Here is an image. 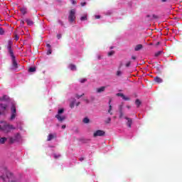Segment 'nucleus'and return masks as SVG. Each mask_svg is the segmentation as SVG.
<instances>
[{
    "mask_svg": "<svg viewBox=\"0 0 182 182\" xmlns=\"http://www.w3.org/2000/svg\"><path fill=\"white\" fill-rule=\"evenodd\" d=\"M153 18H150L149 21H152Z\"/></svg>",
    "mask_w": 182,
    "mask_h": 182,
    "instance_id": "052dcab7",
    "label": "nucleus"
},
{
    "mask_svg": "<svg viewBox=\"0 0 182 182\" xmlns=\"http://www.w3.org/2000/svg\"><path fill=\"white\" fill-rule=\"evenodd\" d=\"M117 76H122V71L121 70H117Z\"/></svg>",
    "mask_w": 182,
    "mask_h": 182,
    "instance_id": "72a5a7b5",
    "label": "nucleus"
},
{
    "mask_svg": "<svg viewBox=\"0 0 182 182\" xmlns=\"http://www.w3.org/2000/svg\"><path fill=\"white\" fill-rule=\"evenodd\" d=\"M64 112H65V109H64L63 108H61V109H58L57 114L60 115V114H62V113H63Z\"/></svg>",
    "mask_w": 182,
    "mask_h": 182,
    "instance_id": "393cba45",
    "label": "nucleus"
},
{
    "mask_svg": "<svg viewBox=\"0 0 182 182\" xmlns=\"http://www.w3.org/2000/svg\"><path fill=\"white\" fill-rule=\"evenodd\" d=\"M86 5V2H81V6H85Z\"/></svg>",
    "mask_w": 182,
    "mask_h": 182,
    "instance_id": "a18cd8bd",
    "label": "nucleus"
},
{
    "mask_svg": "<svg viewBox=\"0 0 182 182\" xmlns=\"http://www.w3.org/2000/svg\"><path fill=\"white\" fill-rule=\"evenodd\" d=\"M161 53H163V51H161V50L158 51V52L155 53L154 56H155L156 58H159V56H160V55H161Z\"/></svg>",
    "mask_w": 182,
    "mask_h": 182,
    "instance_id": "b1692460",
    "label": "nucleus"
},
{
    "mask_svg": "<svg viewBox=\"0 0 182 182\" xmlns=\"http://www.w3.org/2000/svg\"><path fill=\"white\" fill-rule=\"evenodd\" d=\"M69 68L70 69V70H76V66L74 64H70L69 65Z\"/></svg>",
    "mask_w": 182,
    "mask_h": 182,
    "instance_id": "aec40b11",
    "label": "nucleus"
},
{
    "mask_svg": "<svg viewBox=\"0 0 182 182\" xmlns=\"http://www.w3.org/2000/svg\"><path fill=\"white\" fill-rule=\"evenodd\" d=\"M11 113L10 120H14L15 117H16V106L15 105H11Z\"/></svg>",
    "mask_w": 182,
    "mask_h": 182,
    "instance_id": "39448f33",
    "label": "nucleus"
},
{
    "mask_svg": "<svg viewBox=\"0 0 182 182\" xmlns=\"http://www.w3.org/2000/svg\"><path fill=\"white\" fill-rule=\"evenodd\" d=\"M142 48H143V45L138 44L137 46H136L134 50H136V51L140 50V49H141Z\"/></svg>",
    "mask_w": 182,
    "mask_h": 182,
    "instance_id": "a211bd4d",
    "label": "nucleus"
},
{
    "mask_svg": "<svg viewBox=\"0 0 182 182\" xmlns=\"http://www.w3.org/2000/svg\"><path fill=\"white\" fill-rule=\"evenodd\" d=\"M114 53V50H112L108 53V56H113V54Z\"/></svg>",
    "mask_w": 182,
    "mask_h": 182,
    "instance_id": "2f4dec72",
    "label": "nucleus"
},
{
    "mask_svg": "<svg viewBox=\"0 0 182 182\" xmlns=\"http://www.w3.org/2000/svg\"><path fill=\"white\" fill-rule=\"evenodd\" d=\"M87 79L86 78H82L80 80V83H85V82H87Z\"/></svg>",
    "mask_w": 182,
    "mask_h": 182,
    "instance_id": "473e14b6",
    "label": "nucleus"
},
{
    "mask_svg": "<svg viewBox=\"0 0 182 182\" xmlns=\"http://www.w3.org/2000/svg\"><path fill=\"white\" fill-rule=\"evenodd\" d=\"M131 64H132V62L128 61V62L126 63V67H127V68L130 67V65H131Z\"/></svg>",
    "mask_w": 182,
    "mask_h": 182,
    "instance_id": "c9c22d12",
    "label": "nucleus"
},
{
    "mask_svg": "<svg viewBox=\"0 0 182 182\" xmlns=\"http://www.w3.org/2000/svg\"><path fill=\"white\" fill-rule=\"evenodd\" d=\"M57 38L58 39H60V38H62V34H58Z\"/></svg>",
    "mask_w": 182,
    "mask_h": 182,
    "instance_id": "79ce46f5",
    "label": "nucleus"
},
{
    "mask_svg": "<svg viewBox=\"0 0 182 182\" xmlns=\"http://www.w3.org/2000/svg\"><path fill=\"white\" fill-rule=\"evenodd\" d=\"M46 46H47V48H48V49L52 48V46H51L50 44H49V43H47V44H46Z\"/></svg>",
    "mask_w": 182,
    "mask_h": 182,
    "instance_id": "58836bf2",
    "label": "nucleus"
},
{
    "mask_svg": "<svg viewBox=\"0 0 182 182\" xmlns=\"http://www.w3.org/2000/svg\"><path fill=\"white\" fill-rule=\"evenodd\" d=\"M105 89H106V87H101L100 88H97V93H102V92H105Z\"/></svg>",
    "mask_w": 182,
    "mask_h": 182,
    "instance_id": "f3484780",
    "label": "nucleus"
},
{
    "mask_svg": "<svg viewBox=\"0 0 182 182\" xmlns=\"http://www.w3.org/2000/svg\"><path fill=\"white\" fill-rule=\"evenodd\" d=\"M113 48H114L113 46H111V47L109 48V49H113Z\"/></svg>",
    "mask_w": 182,
    "mask_h": 182,
    "instance_id": "13d9d810",
    "label": "nucleus"
},
{
    "mask_svg": "<svg viewBox=\"0 0 182 182\" xmlns=\"http://www.w3.org/2000/svg\"><path fill=\"white\" fill-rule=\"evenodd\" d=\"M20 11L22 15H26L28 14V9L26 7L20 8Z\"/></svg>",
    "mask_w": 182,
    "mask_h": 182,
    "instance_id": "f8f14e48",
    "label": "nucleus"
},
{
    "mask_svg": "<svg viewBox=\"0 0 182 182\" xmlns=\"http://www.w3.org/2000/svg\"><path fill=\"white\" fill-rule=\"evenodd\" d=\"M82 122H83V123L87 124V123H89V122H90V120L89 119V118L85 117L83 119Z\"/></svg>",
    "mask_w": 182,
    "mask_h": 182,
    "instance_id": "a878e982",
    "label": "nucleus"
},
{
    "mask_svg": "<svg viewBox=\"0 0 182 182\" xmlns=\"http://www.w3.org/2000/svg\"><path fill=\"white\" fill-rule=\"evenodd\" d=\"M127 109H130V106H127Z\"/></svg>",
    "mask_w": 182,
    "mask_h": 182,
    "instance_id": "bf43d9fd",
    "label": "nucleus"
},
{
    "mask_svg": "<svg viewBox=\"0 0 182 182\" xmlns=\"http://www.w3.org/2000/svg\"><path fill=\"white\" fill-rule=\"evenodd\" d=\"M75 101H73L70 104V107L71 109H73V107H75Z\"/></svg>",
    "mask_w": 182,
    "mask_h": 182,
    "instance_id": "c85d7f7f",
    "label": "nucleus"
},
{
    "mask_svg": "<svg viewBox=\"0 0 182 182\" xmlns=\"http://www.w3.org/2000/svg\"><path fill=\"white\" fill-rule=\"evenodd\" d=\"M105 134H106V132H105V131L98 129L95 132H94L93 137H97V136L102 137L105 136Z\"/></svg>",
    "mask_w": 182,
    "mask_h": 182,
    "instance_id": "0eeeda50",
    "label": "nucleus"
},
{
    "mask_svg": "<svg viewBox=\"0 0 182 182\" xmlns=\"http://www.w3.org/2000/svg\"><path fill=\"white\" fill-rule=\"evenodd\" d=\"M80 21H87V14H85L80 18Z\"/></svg>",
    "mask_w": 182,
    "mask_h": 182,
    "instance_id": "5701e85b",
    "label": "nucleus"
},
{
    "mask_svg": "<svg viewBox=\"0 0 182 182\" xmlns=\"http://www.w3.org/2000/svg\"><path fill=\"white\" fill-rule=\"evenodd\" d=\"M124 116L123 111H119V119H122Z\"/></svg>",
    "mask_w": 182,
    "mask_h": 182,
    "instance_id": "c756f323",
    "label": "nucleus"
},
{
    "mask_svg": "<svg viewBox=\"0 0 182 182\" xmlns=\"http://www.w3.org/2000/svg\"><path fill=\"white\" fill-rule=\"evenodd\" d=\"M83 96H85V93H82L81 95H78V94H76L75 95V97L77 99H80V97H83Z\"/></svg>",
    "mask_w": 182,
    "mask_h": 182,
    "instance_id": "bb28decb",
    "label": "nucleus"
},
{
    "mask_svg": "<svg viewBox=\"0 0 182 182\" xmlns=\"http://www.w3.org/2000/svg\"><path fill=\"white\" fill-rule=\"evenodd\" d=\"M8 108V105L0 103V116L5 114V111Z\"/></svg>",
    "mask_w": 182,
    "mask_h": 182,
    "instance_id": "423d86ee",
    "label": "nucleus"
},
{
    "mask_svg": "<svg viewBox=\"0 0 182 182\" xmlns=\"http://www.w3.org/2000/svg\"><path fill=\"white\" fill-rule=\"evenodd\" d=\"M0 123L1 124H3L0 125V132H4V133H11V130H15V129H16L14 125L5 121H1Z\"/></svg>",
    "mask_w": 182,
    "mask_h": 182,
    "instance_id": "f257e3e1",
    "label": "nucleus"
},
{
    "mask_svg": "<svg viewBox=\"0 0 182 182\" xmlns=\"http://www.w3.org/2000/svg\"><path fill=\"white\" fill-rule=\"evenodd\" d=\"M76 10L75 9H71L70 11V14L68 16V21L69 22H73L76 19Z\"/></svg>",
    "mask_w": 182,
    "mask_h": 182,
    "instance_id": "20e7f679",
    "label": "nucleus"
},
{
    "mask_svg": "<svg viewBox=\"0 0 182 182\" xmlns=\"http://www.w3.org/2000/svg\"><path fill=\"white\" fill-rule=\"evenodd\" d=\"M28 72H29L30 73H33V72H36V68H35V67H31V68H29Z\"/></svg>",
    "mask_w": 182,
    "mask_h": 182,
    "instance_id": "412c9836",
    "label": "nucleus"
},
{
    "mask_svg": "<svg viewBox=\"0 0 182 182\" xmlns=\"http://www.w3.org/2000/svg\"><path fill=\"white\" fill-rule=\"evenodd\" d=\"M125 120H127V126L132 129V124H133V119L132 118L124 117Z\"/></svg>",
    "mask_w": 182,
    "mask_h": 182,
    "instance_id": "6e6552de",
    "label": "nucleus"
},
{
    "mask_svg": "<svg viewBox=\"0 0 182 182\" xmlns=\"http://www.w3.org/2000/svg\"><path fill=\"white\" fill-rule=\"evenodd\" d=\"M85 102H87V103H89V100H85Z\"/></svg>",
    "mask_w": 182,
    "mask_h": 182,
    "instance_id": "4d7b16f0",
    "label": "nucleus"
},
{
    "mask_svg": "<svg viewBox=\"0 0 182 182\" xmlns=\"http://www.w3.org/2000/svg\"><path fill=\"white\" fill-rule=\"evenodd\" d=\"M152 18H154V19H157L159 16H156V14H153Z\"/></svg>",
    "mask_w": 182,
    "mask_h": 182,
    "instance_id": "ea45409f",
    "label": "nucleus"
},
{
    "mask_svg": "<svg viewBox=\"0 0 182 182\" xmlns=\"http://www.w3.org/2000/svg\"><path fill=\"white\" fill-rule=\"evenodd\" d=\"M20 24H21V26H23V25H25V21L23 20H21L20 21Z\"/></svg>",
    "mask_w": 182,
    "mask_h": 182,
    "instance_id": "e433bc0d",
    "label": "nucleus"
},
{
    "mask_svg": "<svg viewBox=\"0 0 182 182\" xmlns=\"http://www.w3.org/2000/svg\"><path fill=\"white\" fill-rule=\"evenodd\" d=\"M111 102H112L111 100H109V109H108V113L109 114H111V116H112L113 114V112H112V105H110Z\"/></svg>",
    "mask_w": 182,
    "mask_h": 182,
    "instance_id": "4be33fe9",
    "label": "nucleus"
},
{
    "mask_svg": "<svg viewBox=\"0 0 182 182\" xmlns=\"http://www.w3.org/2000/svg\"><path fill=\"white\" fill-rule=\"evenodd\" d=\"M8 140L6 137H1L0 136V144H5V142Z\"/></svg>",
    "mask_w": 182,
    "mask_h": 182,
    "instance_id": "dca6fc26",
    "label": "nucleus"
},
{
    "mask_svg": "<svg viewBox=\"0 0 182 182\" xmlns=\"http://www.w3.org/2000/svg\"><path fill=\"white\" fill-rule=\"evenodd\" d=\"M119 112H123V105L119 106Z\"/></svg>",
    "mask_w": 182,
    "mask_h": 182,
    "instance_id": "f704fd0d",
    "label": "nucleus"
},
{
    "mask_svg": "<svg viewBox=\"0 0 182 182\" xmlns=\"http://www.w3.org/2000/svg\"><path fill=\"white\" fill-rule=\"evenodd\" d=\"M47 55H52V48H48L47 51Z\"/></svg>",
    "mask_w": 182,
    "mask_h": 182,
    "instance_id": "7c9ffc66",
    "label": "nucleus"
},
{
    "mask_svg": "<svg viewBox=\"0 0 182 182\" xmlns=\"http://www.w3.org/2000/svg\"><path fill=\"white\" fill-rule=\"evenodd\" d=\"M0 102H9V97L8 95H4L0 97Z\"/></svg>",
    "mask_w": 182,
    "mask_h": 182,
    "instance_id": "9b49d317",
    "label": "nucleus"
},
{
    "mask_svg": "<svg viewBox=\"0 0 182 182\" xmlns=\"http://www.w3.org/2000/svg\"><path fill=\"white\" fill-rule=\"evenodd\" d=\"M162 2H167V0H161Z\"/></svg>",
    "mask_w": 182,
    "mask_h": 182,
    "instance_id": "6e6d98bb",
    "label": "nucleus"
},
{
    "mask_svg": "<svg viewBox=\"0 0 182 182\" xmlns=\"http://www.w3.org/2000/svg\"><path fill=\"white\" fill-rule=\"evenodd\" d=\"M72 4H73V5H76L77 2H76V1H75V0H73V2H72Z\"/></svg>",
    "mask_w": 182,
    "mask_h": 182,
    "instance_id": "49530a36",
    "label": "nucleus"
},
{
    "mask_svg": "<svg viewBox=\"0 0 182 182\" xmlns=\"http://www.w3.org/2000/svg\"><path fill=\"white\" fill-rule=\"evenodd\" d=\"M132 59H133V60H136V56H132Z\"/></svg>",
    "mask_w": 182,
    "mask_h": 182,
    "instance_id": "8fccbe9b",
    "label": "nucleus"
},
{
    "mask_svg": "<svg viewBox=\"0 0 182 182\" xmlns=\"http://www.w3.org/2000/svg\"><path fill=\"white\" fill-rule=\"evenodd\" d=\"M55 137H56V134H50L47 138V141H50V140H53Z\"/></svg>",
    "mask_w": 182,
    "mask_h": 182,
    "instance_id": "ddd939ff",
    "label": "nucleus"
},
{
    "mask_svg": "<svg viewBox=\"0 0 182 182\" xmlns=\"http://www.w3.org/2000/svg\"><path fill=\"white\" fill-rule=\"evenodd\" d=\"M6 176H7V177H9V176H10V177H11V176H12V173L8 172V173H6Z\"/></svg>",
    "mask_w": 182,
    "mask_h": 182,
    "instance_id": "37998d69",
    "label": "nucleus"
},
{
    "mask_svg": "<svg viewBox=\"0 0 182 182\" xmlns=\"http://www.w3.org/2000/svg\"><path fill=\"white\" fill-rule=\"evenodd\" d=\"M55 119L58 120V122H63L64 120H66V116L65 115H61V114H56L55 115Z\"/></svg>",
    "mask_w": 182,
    "mask_h": 182,
    "instance_id": "1a4fd4ad",
    "label": "nucleus"
},
{
    "mask_svg": "<svg viewBox=\"0 0 182 182\" xmlns=\"http://www.w3.org/2000/svg\"><path fill=\"white\" fill-rule=\"evenodd\" d=\"M58 22H59L60 25H61V26H64L65 24L63 23L62 21H59Z\"/></svg>",
    "mask_w": 182,
    "mask_h": 182,
    "instance_id": "a19ab883",
    "label": "nucleus"
},
{
    "mask_svg": "<svg viewBox=\"0 0 182 182\" xmlns=\"http://www.w3.org/2000/svg\"><path fill=\"white\" fill-rule=\"evenodd\" d=\"M60 157V154L56 155V154H54V158L59 159Z\"/></svg>",
    "mask_w": 182,
    "mask_h": 182,
    "instance_id": "4c0bfd02",
    "label": "nucleus"
},
{
    "mask_svg": "<svg viewBox=\"0 0 182 182\" xmlns=\"http://www.w3.org/2000/svg\"><path fill=\"white\" fill-rule=\"evenodd\" d=\"M146 18H151V15H147Z\"/></svg>",
    "mask_w": 182,
    "mask_h": 182,
    "instance_id": "864d4df0",
    "label": "nucleus"
},
{
    "mask_svg": "<svg viewBox=\"0 0 182 182\" xmlns=\"http://www.w3.org/2000/svg\"><path fill=\"white\" fill-rule=\"evenodd\" d=\"M110 122H112V118L108 117L106 120H105V124H109L110 123Z\"/></svg>",
    "mask_w": 182,
    "mask_h": 182,
    "instance_id": "cd10ccee",
    "label": "nucleus"
},
{
    "mask_svg": "<svg viewBox=\"0 0 182 182\" xmlns=\"http://www.w3.org/2000/svg\"><path fill=\"white\" fill-rule=\"evenodd\" d=\"M19 139H21V134L16 133V134H14V137L12 136L9 137V141L10 144H14V143H15V141H18Z\"/></svg>",
    "mask_w": 182,
    "mask_h": 182,
    "instance_id": "7ed1b4c3",
    "label": "nucleus"
},
{
    "mask_svg": "<svg viewBox=\"0 0 182 182\" xmlns=\"http://www.w3.org/2000/svg\"><path fill=\"white\" fill-rule=\"evenodd\" d=\"M159 45H160V42H157V43H156V46H159Z\"/></svg>",
    "mask_w": 182,
    "mask_h": 182,
    "instance_id": "3c124183",
    "label": "nucleus"
},
{
    "mask_svg": "<svg viewBox=\"0 0 182 182\" xmlns=\"http://www.w3.org/2000/svg\"><path fill=\"white\" fill-rule=\"evenodd\" d=\"M135 105H136V107H140V105H141L140 100L136 99L135 101Z\"/></svg>",
    "mask_w": 182,
    "mask_h": 182,
    "instance_id": "6ab92c4d",
    "label": "nucleus"
},
{
    "mask_svg": "<svg viewBox=\"0 0 182 182\" xmlns=\"http://www.w3.org/2000/svg\"><path fill=\"white\" fill-rule=\"evenodd\" d=\"M96 19H100V16H95Z\"/></svg>",
    "mask_w": 182,
    "mask_h": 182,
    "instance_id": "09e8293b",
    "label": "nucleus"
},
{
    "mask_svg": "<svg viewBox=\"0 0 182 182\" xmlns=\"http://www.w3.org/2000/svg\"><path fill=\"white\" fill-rule=\"evenodd\" d=\"M15 39L16 41H19V37L18 36V35L15 36Z\"/></svg>",
    "mask_w": 182,
    "mask_h": 182,
    "instance_id": "c03bdc74",
    "label": "nucleus"
},
{
    "mask_svg": "<svg viewBox=\"0 0 182 182\" xmlns=\"http://www.w3.org/2000/svg\"><path fill=\"white\" fill-rule=\"evenodd\" d=\"M25 21L28 26H32V25H33V21L31 20L30 18H26Z\"/></svg>",
    "mask_w": 182,
    "mask_h": 182,
    "instance_id": "2eb2a0df",
    "label": "nucleus"
},
{
    "mask_svg": "<svg viewBox=\"0 0 182 182\" xmlns=\"http://www.w3.org/2000/svg\"><path fill=\"white\" fill-rule=\"evenodd\" d=\"M79 105H80V102H77L76 103V106H79Z\"/></svg>",
    "mask_w": 182,
    "mask_h": 182,
    "instance_id": "5fc2aeb1",
    "label": "nucleus"
},
{
    "mask_svg": "<svg viewBox=\"0 0 182 182\" xmlns=\"http://www.w3.org/2000/svg\"><path fill=\"white\" fill-rule=\"evenodd\" d=\"M7 49L11 58L13 67L14 68V69H18V63L16 62L15 55H14V50H12V41H9L8 42Z\"/></svg>",
    "mask_w": 182,
    "mask_h": 182,
    "instance_id": "f03ea898",
    "label": "nucleus"
},
{
    "mask_svg": "<svg viewBox=\"0 0 182 182\" xmlns=\"http://www.w3.org/2000/svg\"><path fill=\"white\" fill-rule=\"evenodd\" d=\"M62 129H66V125H63Z\"/></svg>",
    "mask_w": 182,
    "mask_h": 182,
    "instance_id": "603ef678",
    "label": "nucleus"
},
{
    "mask_svg": "<svg viewBox=\"0 0 182 182\" xmlns=\"http://www.w3.org/2000/svg\"><path fill=\"white\" fill-rule=\"evenodd\" d=\"M83 160H85V158H84V157L80 158V161H83Z\"/></svg>",
    "mask_w": 182,
    "mask_h": 182,
    "instance_id": "de8ad7c7",
    "label": "nucleus"
},
{
    "mask_svg": "<svg viewBox=\"0 0 182 182\" xmlns=\"http://www.w3.org/2000/svg\"><path fill=\"white\" fill-rule=\"evenodd\" d=\"M116 96H118L119 97H122L123 99V100H130V98L128 97H125L124 94L122 93V92H118L116 94Z\"/></svg>",
    "mask_w": 182,
    "mask_h": 182,
    "instance_id": "9d476101",
    "label": "nucleus"
},
{
    "mask_svg": "<svg viewBox=\"0 0 182 182\" xmlns=\"http://www.w3.org/2000/svg\"><path fill=\"white\" fill-rule=\"evenodd\" d=\"M154 82H156V83H163V79L159 77H155L154 78Z\"/></svg>",
    "mask_w": 182,
    "mask_h": 182,
    "instance_id": "4468645a",
    "label": "nucleus"
}]
</instances>
